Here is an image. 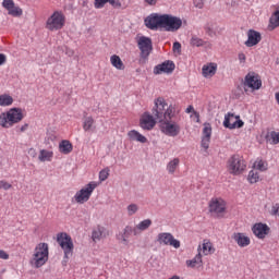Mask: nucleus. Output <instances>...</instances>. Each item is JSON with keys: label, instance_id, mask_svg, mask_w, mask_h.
<instances>
[{"label": "nucleus", "instance_id": "obj_1", "mask_svg": "<svg viewBox=\"0 0 279 279\" xmlns=\"http://www.w3.org/2000/svg\"><path fill=\"white\" fill-rule=\"evenodd\" d=\"M153 114L160 123V130L166 136H178L180 134V124L172 122L175 114V107L168 105L167 100L162 97H158L154 101Z\"/></svg>", "mask_w": 279, "mask_h": 279}, {"label": "nucleus", "instance_id": "obj_2", "mask_svg": "<svg viewBox=\"0 0 279 279\" xmlns=\"http://www.w3.org/2000/svg\"><path fill=\"white\" fill-rule=\"evenodd\" d=\"M144 23L148 29H165V32H178L182 27V19L171 14L153 13L148 15Z\"/></svg>", "mask_w": 279, "mask_h": 279}, {"label": "nucleus", "instance_id": "obj_3", "mask_svg": "<svg viewBox=\"0 0 279 279\" xmlns=\"http://www.w3.org/2000/svg\"><path fill=\"white\" fill-rule=\"evenodd\" d=\"M21 121H23V109L21 108L14 107L0 114V126L4 129L12 128V125L21 123Z\"/></svg>", "mask_w": 279, "mask_h": 279}, {"label": "nucleus", "instance_id": "obj_4", "mask_svg": "<svg viewBox=\"0 0 279 279\" xmlns=\"http://www.w3.org/2000/svg\"><path fill=\"white\" fill-rule=\"evenodd\" d=\"M57 243H59L61 250H63V265L69 263V258L73 257V250H75V245L73 244V239L66 232H60L57 234Z\"/></svg>", "mask_w": 279, "mask_h": 279}, {"label": "nucleus", "instance_id": "obj_5", "mask_svg": "<svg viewBox=\"0 0 279 279\" xmlns=\"http://www.w3.org/2000/svg\"><path fill=\"white\" fill-rule=\"evenodd\" d=\"M47 260H49V244L39 243L35 247V253L31 259V265L35 267V269H40V267H43Z\"/></svg>", "mask_w": 279, "mask_h": 279}, {"label": "nucleus", "instance_id": "obj_6", "mask_svg": "<svg viewBox=\"0 0 279 279\" xmlns=\"http://www.w3.org/2000/svg\"><path fill=\"white\" fill-rule=\"evenodd\" d=\"M245 167H247L245 160L240 155H233L227 161V168L231 175H241L245 171Z\"/></svg>", "mask_w": 279, "mask_h": 279}, {"label": "nucleus", "instance_id": "obj_7", "mask_svg": "<svg viewBox=\"0 0 279 279\" xmlns=\"http://www.w3.org/2000/svg\"><path fill=\"white\" fill-rule=\"evenodd\" d=\"M65 19L64 14L56 11L46 22V27L50 32H58L64 27Z\"/></svg>", "mask_w": 279, "mask_h": 279}, {"label": "nucleus", "instance_id": "obj_8", "mask_svg": "<svg viewBox=\"0 0 279 279\" xmlns=\"http://www.w3.org/2000/svg\"><path fill=\"white\" fill-rule=\"evenodd\" d=\"M97 189V182L92 181L85 187L81 189L76 192L74 198L77 204H84L90 199V195H93V191Z\"/></svg>", "mask_w": 279, "mask_h": 279}, {"label": "nucleus", "instance_id": "obj_9", "mask_svg": "<svg viewBox=\"0 0 279 279\" xmlns=\"http://www.w3.org/2000/svg\"><path fill=\"white\" fill-rule=\"evenodd\" d=\"M156 241L159 243V245H170L171 247H174V250H180V240H175L173 234L169 232H161L157 234Z\"/></svg>", "mask_w": 279, "mask_h": 279}, {"label": "nucleus", "instance_id": "obj_10", "mask_svg": "<svg viewBox=\"0 0 279 279\" xmlns=\"http://www.w3.org/2000/svg\"><path fill=\"white\" fill-rule=\"evenodd\" d=\"M137 45H138L140 51H141V58H143L144 60H147V58H149V53H151V51H154L151 38L142 36L137 41Z\"/></svg>", "mask_w": 279, "mask_h": 279}, {"label": "nucleus", "instance_id": "obj_11", "mask_svg": "<svg viewBox=\"0 0 279 279\" xmlns=\"http://www.w3.org/2000/svg\"><path fill=\"white\" fill-rule=\"evenodd\" d=\"M223 125L228 130H236L243 128V125H245V122L241 120L240 116H234V113L229 112L225 116Z\"/></svg>", "mask_w": 279, "mask_h": 279}, {"label": "nucleus", "instance_id": "obj_12", "mask_svg": "<svg viewBox=\"0 0 279 279\" xmlns=\"http://www.w3.org/2000/svg\"><path fill=\"white\" fill-rule=\"evenodd\" d=\"M175 71V63L171 60L163 61L161 64H157L154 68V75H162V73H167L168 75H171Z\"/></svg>", "mask_w": 279, "mask_h": 279}, {"label": "nucleus", "instance_id": "obj_13", "mask_svg": "<svg viewBox=\"0 0 279 279\" xmlns=\"http://www.w3.org/2000/svg\"><path fill=\"white\" fill-rule=\"evenodd\" d=\"M156 116H154V111H151V114L149 112H144L143 117L140 120V125L142 130H154L156 128Z\"/></svg>", "mask_w": 279, "mask_h": 279}, {"label": "nucleus", "instance_id": "obj_14", "mask_svg": "<svg viewBox=\"0 0 279 279\" xmlns=\"http://www.w3.org/2000/svg\"><path fill=\"white\" fill-rule=\"evenodd\" d=\"M243 84L244 88L247 86V88H252V90H260V87L263 86V81L258 78V75L248 73L246 74Z\"/></svg>", "mask_w": 279, "mask_h": 279}, {"label": "nucleus", "instance_id": "obj_15", "mask_svg": "<svg viewBox=\"0 0 279 279\" xmlns=\"http://www.w3.org/2000/svg\"><path fill=\"white\" fill-rule=\"evenodd\" d=\"M226 210V202L219 198H213L209 202V213H215L217 217H223V211Z\"/></svg>", "mask_w": 279, "mask_h": 279}, {"label": "nucleus", "instance_id": "obj_16", "mask_svg": "<svg viewBox=\"0 0 279 279\" xmlns=\"http://www.w3.org/2000/svg\"><path fill=\"white\" fill-rule=\"evenodd\" d=\"M263 40V36L258 31L248 29L247 32V40L244 43L246 47H256L258 43Z\"/></svg>", "mask_w": 279, "mask_h": 279}, {"label": "nucleus", "instance_id": "obj_17", "mask_svg": "<svg viewBox=\"0 0 279 279\" xmlns=\"http://www.w3.org/2000/svg\"><path fill=\"white\" fill-rule=\"evenodd\" d=\"M252 230H253V234H255L257 239H265V236L269 234V232H271V229L269 228V226L263 222L255 223Z\"/></svg>", "mask_w": 279, "mask_h": 279}, {"label": "nucleus", "instance_id": "obj_18", "mask_svg": "<svg viewBox=\"0 0 279 279\" xmlns=\"http://www.w3.org/2000/svg\"><path fill=\"white\" fill-rule=\"evenodd\" d=\"M110 232L108 231V229H106V227L97 226L96 229H94L92 232V239L93 241L97 242L101 241V239H106V236H108Z\"/></svg>", "mask_w": 279, "mask_h": 279}, {"label": "nucleus", "instance_id": "obj_19", "mask_svg": "<svg viewBox=\"0 0 279 279\" xmlns=\"http://www.w3.org/2000/svg\"><path fill=\"white\" fill-rule=\"evenodd\" d=\"M231 239H233V241H235V243L239 245V247H247V245H250L251 240L247 235H245V233H233Z\"/></svg>", "mask_w": 279, "mask_h": 279}, {"label": "nucleus", "instance_id": "obj_20", "mask_svg": "<svg viewBox=\"0 0 279 279\" xmlns=\"http://www.w3.org/2000/svg\"><path fill=\"white\" fill-rule=\"evenodd\" d=\"M132 232H134V234H136V229H132V227L126 226L123 230V232H120L117 235L118 241H121V243H123V245H128L129 241L128 239H130V234H132Z\"/></svg>", "mask_w": 279, "mask_h": 279}, {"label": "nucleus", "instance_id": "obj_21", "mask_svg": "<svg viewBox=\"0 0 279 279\" xmlns=\"http://www.w3.org/2000/svg\"><path fill=\"white\" fill-rule=\"evenodd\" d=\"M198 254L193 259H187L186 265L189 267L195 268V267H203L204 262L202 260V245L197 248Z\"/></svg>", "mask_w": 279, "mask_h": 279}, {"label": "nucleus", "instance_id": "obj_22", "mask_svg": "<svg viewBox=\"0 0 279 279\" xmlns=\"http://www.w3.org/2000/svg\"><path fill=\"white\" fill-rule=\"evenodd\" d=\"M266 143L269 145H278L279 144V132L268 131L265 135Z\"/></svg>", "mask_w": 279, "mask_h": 279}, {"label": "nucleus", "instance_id": "obj_23", "mask_svg": "<svg viewBox=\"0 0 279 279\" xmlns=\"http://www.w3.org/2000/svg\"><path fill=\"white\" fill-rule=\"evenodd\" d=\"M130 141H137V143H147V137L140 134L138 131L132 130L128 133Z\"/></svg>", "mask_w": 279, "mask_h": 279}, {"label": "nucleus", "instance_id": "obj_24", "mask_svg": "<svg viewBox=\"0 0 279 279\" xmlns=\"http://www.w3.org/2000/svg\"><path fill=\"white\" fill-rule=\"evenodd\" d=\"M59 151L65 155L71 154V151H73V144L68 140L61 141L59 144Z\"/></svg>", "mask_w": 279, "mask_h": 279}, {"label": "nucleus", "instance_id": "obj_25", "mask_svg": "<svg viewBox=\"0 0 279 279\" xmlns=\"http://www.w3.org/2000/svg\"><path fill=\"white\" fill-rule=\"evenodd\" d=\"M110 62L114 69H118V71H124L125 64H123V61L121 60V57L113 54L110 58Z\"/></svg>", "mask_w": 279, "mask_h": 279}, {"label": "nucleus", "instance_id": "obj_26", "mask_svg": "<svg viewBox=\"0 0 279 279\" xmlns=\"http://www.w3.org/2000/svg\"><path fill=\"white\" fill-rule=\"evenodd\" d=\"M217 73L216 63H209L208 65L203 66V75L205 77H213Z\"/></svg>", "mask_w": 279, "mask_h": 279}, {"label": "nucleus", "instance_id": "obj_27", "mask_svg": "<svg viewBox=\"0 0 279 279\" xmlns=\"http://www.w3.org/2000/svg\"><path fill=\"white\" fill-rule=\"evenodd\" d=\"M52 158H53V151H49L47 149H41L39 151L38 160L40 162H51Z\"/></svg>", "mask_w": 279, "mask_h": 279}, {"label": "nucleus", "instance_id": "obj_28", "mask_svg": "<svg viewBox=\"0 0 279 279\" xmlns=\"http://www.w3.org/2000/svg\"><path fill=\"white\" fill-rule=\"evenodd\" d=\"M203 251V254L205 256H208L209 254H215V247H213V243L208 240H204L203 246L201 247V252Z\"/></svg>", "mask_w": 279, "mask_h": 279}, {"label": "nucleus", "instance_id": "obj_29", "mask_svg": "<svg viewBox=\"0 0 279 279\" xmlns=\"http://www.w3.org/2000/svg\"><path fill=\"white\" fill-rule=\"evenodd\" d=\"M12 104H14V98H12V96L8 94L0 95V106H2V108L12 106Z\"/></svg>", "mask_w": 279, "mask_h": 279}, {"label": "nucleus", "instance_id": "obj_30", "mask_svg": "<svg viewBox=\"0 0 279 279\" xmlns=\"http://www.w3.org/2000/svg\"><path fill=\"white\" fill-rule=\"evenodd\" d=\"M150 227H151V219H145L136 226V230H141V232H145V230H149Z\"/></svg>", "mask_w": 279, "mask_h": 279}, {"label": "nucleus", "instance_id": "obj_31", "mask_svg": "<svg viewBox=\"0 0 279 279\" xmlns=\"http://www.w3.org/2000/svg\"><path fill=\"white\" fill-rule=\"evenodd\" d=\"M93 125H95V120L93 119V117L85 118L83 130L85 132H90V130H93Z\"/></svg>", "mask_w": 279, "mask_h": 279}, {"label": "nucleus", "instance_id": "obj_32", "mask_svg": "<svg viewBox=\"0 0 279 279\" xmlns=\"http://www.w3.org/2000/svg\"><path fill=\"white\" fill-rule=\"evenodd\" d=\"M178 165H180L179 158H174L173 160H171L167 166L169 173H175V169H178Z\"/></svg>", "mask_w": 279, "mask_h": 279}, {"label": "nucleus", "instance_id": "obj_33", "mask_svg": "<svg viewBox=\"0 0 279 279\" xmlns=\"http://www.w3.org/2000/svg\"><path fill=\"white\" fill-rule=\"evenodd\" d=\"M260 179V177L258 175V171L255 170H251L248 172V177L247 180L251 184H256V182H258V180Z\"/></svg>", "mask_w": 279, "mask_h": 279}, {"label": "nucleus", "instance_id": "obj_34", "mask_svg": "<svg viewBox=\"0 0 279 279\" xmlns=\"http://www.w3.org/2000/svg\"><path fill=\"white\" fill-rule=\"evenodd\" d=\"M210 136H213V126L210 123H205L203 129V137L210 138Z\"/></svg>", "mask_w": 279, "mask_h": 279}, {"label": "nucleus", "instance_id": "obj_35", "mask_svg": "<svg viewBox=\"0 0 279 279\" xmlns=\"http://www.w3.org/2000/svg\"><path fill=\"white\" fill-rule=\"evenodd\" d=\"M8 14H10V16H23V9L13 5V8L8 11Z\"/></svg>", "mask_w": 279, "mask_h": 279}, {"label": "nucleus", "instance_id": "obj_36", "mask_svg": "<svg viewBox=\"0 0 279 279\" xmlns=\"http://www.w3.org/2000/svg\"><path fill=\"white\" fill-rule=\"evenodd\" d=\"M190 44L192 47H204V40L197 36H192Z\"/></svg>", "mask_w": 279, "mask_h": 279}, {"label": "nucleus", "instance_id": "obj_37", "mask_svg": "<svg viewBox=\"0 0 279 279\" xmlns=\"http://www.w3.org/2000/svg\"><path fill=\"white\" fill-rule=\"evenodd\" d=\"M110 177V168H105L99 172L100 182H106V179Z\"/></svg>", "mask_w": 279, "mask_h": 279}, {"label": "nucleus", "instance_id": "obj_38", "mask_svg": "<svg viewBox=\"0 0 279 279\" xmlns=\"http://www.w3.org/2000/svg\"><path fill=\"white\" fill-rule=\"evenodd\" d=\"M128 213H129L130 217H132V215H136V213H138V205H136V204L129 205Z\"/></svg>", "mask_w": 279, "mask_h": 279}, {"label": "nucleus", "instance_id": "obj_39", "mask_svg": "<svg viewBox=\"0 0 279 279\" xmlns=\"http://www.w3.org/2000/svg\"><path fill=\"white\" fill-rule=\"evenodd\" d=\"M2 7L9 11L12 10V8H14V0H3L2 2Z\"/></svg>", "mask_w": 279, "mask_h": 279}, {"label": "nucleus", "instance_id": "obj_40", "mask_svg": "<svg viewBox=\"0 0 279 279\" xmlns=\"http://www.w3.org/2000/svg\"><path fill=\"white\" fill-rule=\"evenodd\" d=\"M185 112L189 114L191 112H193L194 117H196V123H199V112L195 111V109L193 108V106H189L185 110Z\"/></svg>", "mask_w": 279, "mask_h": 279}, {"label": "nucleus", "instance_id": "obj_41", "mask_svg": "<svg viewBox=\"0 0 279 279\" xmlns=\"http://www.w3.org/2000/svg\"><path fill=\"white\" fill-rule=\"evenodd\" d=\"M110 0H95V8L97 10H100L101 8H104V5H106V3H109Z\"/></svg>", "mask_w": 279, "mask_h": 279}, {"label": "nucleus", "instance_id": "obj_42", "mask_svg": "<svg viewBox=\"0 0 279 279\" xmlns=\"http://www.w3.org/2000/svg\"><path fill=\"white\" fill-rule=\"evenodd\" d=\"M201 145L204 149H208L210 147V137H202Z\"/></svg>", "mask_w": 279, "mask_h": 279}, {"label": "nucleus", "instance_id": "obj_43", "mask_svg": "<svg viewBox=\"0 0 279 279\" xmlns=\"http://www.w3.org/2000/svg\"><path fill=\"white\" fill-rule=\"evenodd\" d=\"M254 166L258 171H267V167H265V162L263 160L256 161Z\"/></svg>", "mask_w": 279, "mask_h": 279}, {"label": "nucleus", "instance_id": "obj_44", "mask_svg": "<svg viewBox=\"0 0 279 279\" xmlns=\"http://www.w3.org/2000/svg\"><path fill=\"white\" fill-rule=\"evenodd\" d=\"M1 189H3L4 191H10V189H12V184L5 181H0V190Z\"/></svg>", "mask_w": 279, "mask_h": 279}, {"label": "nucleus", "instance_id": "obj_45", "mask_svg": "<svg viewBox=\"0 0 279 279\" xmlns=\"http://www.w3.org/2000/svg\"><path fill=\"white\" fill-rule=\"evenodd\" d=\"M173 51H177L178 53H182V44L180 41H175L172 47Z\"/></svg>", "mask_w": 279, "mask_h": 279}, {"label": "nucleus", "instance_id": "obj_46", "mask_svg": "<svg viewBox=\"0 0 279 279\" xmlns=\"http://www.w3.org/2000/svg\"><path fill=\"white\" fill-rule=\"evenodd\" d=\"M110 5H112V8H116V10L121 9V1L119 0H109Z\"/></svg>", "mask_w": 279, "mask_h": 279}, {"label": "nucleus", "instance_id": "obj_47", "mask_svg": "<svg viewBox=\"0 0 279 279\" xmlns=\"http://www.w3.org/2000/svg\"><path fill=\"white\" fill-rule=\"evenodd\" d=\"M0 258L2 260H8V258H10V254H8L5 251L0 250Z\"/></svg>", "mask_w": 279, "mask_h": 279}, {"label": "nucleus", "instance_id": "obj_48", "mask_svg": "<svg viewBox=\"0 0 279 279\" xmlns=\"http://www.w3.org/2000/svg\"><path fill=\"white\" fill-rule=\"evenodd\" d=\"M195 8H198V10H202L204 8V0H194Z\"/></svg>", "mask_w": 279, "mask_h": 279}, {"label": "nucleus", "instance_id": "obj_49", "mask_svg": "<svg viewBox=\"0 0 279 279\" xmlns=\"http://www.w3.org/2000/svg\"><path fill=\"white\" fill-rule=\"evenodd\" d=\"M270 215H272V216L279 215V205L278 204L272 206Z\"/></svg>", "mask_w": 279, "mask_h": 279}, {"label": "nucleus", "instance_id": "obj_50", "mask_svg": "<svg viewBox=\"0 0 279 279\" xmlns=\"http://www.w3.org/2000/svg\"><path fill=\"white\" fill-rule=\"evenodd\" d=\"M238 58H239L241 64H245V60H247V58L245 57V53L240 52V53L238 54Z\"/></svg>", "mask_w": 279, "mask_h": 279}, {"label": "nucleus", "instance_id": "obj_51", "mask_svg": "<svg viewBox=\"0 0 279 279\" xmlns=\"http://www.w3.org/2000/svg\"><path fill=\"white\" fill-rule=\"evenodd\" d=\"M5 60H7L5 54L0 53V66L5 64Z\"/></svg>", "mask_w": 279, "mask_h": 279}, {"label": "nucleus", "instance_id": "obj_52", "mask_svg": "<svg viewBox=\"0 0 279 279\" xmlns=\"http://www.w3.org/2000/svg\"><path fill=\"white\" fill-rule=\"evenodd\" d=\"M145 3L148 5H156L158 3V0H145Z\"/></svg>", "mask_w": 279, "mask_h": 279}, {"label": "nucleus", "instance_id": "obj_53", "mask_svg": "<svg viewBox=\"0 0 279 279\" xmlns=\"http://www.w3.org/2000/svg\"><path fill=\"white\" fill-rule=\"evenodd\" d=\"M28 154L32 156V158H36V149L31 148V149L28 150Z\"/></svg>", "mask_w": 279, "mask_h": 279}, {"label": "nucleus", "instance_id": "obj_54", "mask_svg": "<svg viewBox=\"0 0 279 279\" xmlns=\"http://www.w3.org/2000/svg\"><path fill=\"white\" fill-rule=\"evenodd\" d=\"M27 128H29V124L25 123L24 125L21 126L20 131L25 132V130H27Z\"/></svg>", "mask_w": 279, "mask_h": 279}, {"label": "nucleus", "instance_id": "obj_55", "mask_svg": "<svg viewBox=\"0 0 279 279\" xmlns=\"http://www.w3.org/2000/svg\"><path fill=\"white\" fill-rule=\"evenodd\" d=\"M205 29H206V32L208 33V32H210V26H205Z\"/></svg>", "mask_w": 279, "mask_h": 279}, {"label": "nucleus", "instance_id": "obj_56", "mask_svg": "<svg viewBox=\"0 0 279 279\" xmlns=\"http://www.w3.org/2000/svg\"><path fill=\"white\" fill-rule=\"evenodd\" d=\"M234 119H235V118H231L230 123H232V122L234 121Z\"/></svg>", "mask_w": 279, "mask_h": 279}]
</instances>
